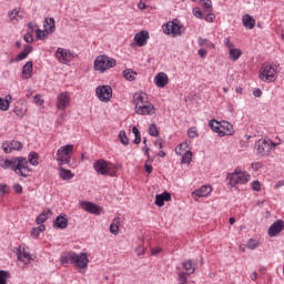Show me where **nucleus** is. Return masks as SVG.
Listing matches in <instances>:
<instances>
[{"instance_id":"603ef678","label":"nucleus","mask_w":284,"mask_h":284,"mask_svg":"<svg viewBox=\"0 0 284 284\" xmlns=\"http://www.w3.org/2000/svg\"><path fill=\"white\" fill-rule=\"evenodd\" d=\"M251 168H252V170H254V172H258V170H261V168H263V163H261V162H253L251 164Z\"/></svg>"},{"instance_id":"f704fd0d","label":"nucleus","mask_w":284,"mask_h":284,"mask_svg":"<svg viewBox=\"0 0 284 284\" xmlns=\"http://www.w3.org/2000/svg\"><path fill=\"white\" fill-rule=\"evenodd\" d=\"M121 221L119 217H115L112 223L110 224V232L111 234H114V236H116L119 234V225H120Z\"/></svg>"},{"instance_id":"58836bf2","label":"nucleus","mask_w":284,"mask_h":284,"mask_svg":"<svg viewBox=\"0 0 284 284\" xmlns=\"http://www.w3.org/2000/svg\"><path fill=\"white\" fill-rule=\"evenodd\" d=\"M48 34H50V33L45 29L44 30H41V29L36 30V37L40 41H44V39H48Z\"/></svg>"},{"instance_id":"338daca9","label":"nucleus","mask_w":284,"mask_h":284,"mask_svg":"<svg viewBox=\"0 0 284 284\" xmlns=\"http://www.w3.org/2000/svg\"><path fill=\"white\" fill-rule=\"evenodd\" d=\"M39 226L36 227L37 231L41 234V232H45V225L44 224H38Z\"/></svg>"},{"instance_id":"6e6d98bb","label":"nucleus","mask_w":284,"mask_h":284,"mask_svg":"<svg viewBox=\"0 0 284 284\" xmlns=\"http://www.w3.org/2000/svg\"><path fill=\"white\" fill-rule=\"evenodd\" d=\"M161 252H163V250L159 246L151 248V255L152 256H159V254H161Z\"/></svg>"},{"instance_id":"774afa93","label":"nucleus","mask_w":284,"mask_h":284,"mask_svg":"<svg viewBox=\"0 0 284 284\" xmlns=\"http://www.w3.org/2000/svg\"><path fill=\"white\" fill-rule=\"evenodd\" d=\"M155 145H158L159 150H163V141L162 140L155 142Z\"/></svg>"},{"instance_id":"dca6fc26","label":"nucleus","mask_w":284,"mask_h":284,"mask_svg":"<svg viewBox=\"0 0 284 284\" xmlns=\"http://www.w3.org/2000/svg\"><path fill=\"white\" fill-rule=\"evenodd\" d=\"M183 148H187V143H180L176 148H175V154L178 156H182L181 159V163L182 164H186V165H190V163H192V151H185L183 154H182V150Z\"/></svg>"},{"instance_id":"69168bd1","label":"nucleus","mask_w":284,"mask_h":284,"mask_svg":"<svg viewBox=\"0 0 284 284\" xmlns=\"http://www.w3.org/2000/svg\"><path fill=\"white\" fill-rule=\"evenodd\" d=\"M210 40L200 38L199 39V45H209Z\"/></svg>"},{"instance_id":"13d9d810","label":"nucleus","mask_w":284,"mask_h":284,"mask_svg":"<svg viewBox=\"0 0 284 284\" xmlns=\"http://www.w3.org/2000/svg\"><path fill=\"white\" fill-rule=\"evenodd\" d=\"M13 190L17 194H22L23 193V186H21V184H14Z\"/></svg>"},{"instance_id":"a211bd4d","label":"nucleus","mask_w":284,"mask_h":284,"mask_svg":"<svg viewBox=\"0 0 284 284\" xmlns=\"http://www.w3.org/2000/svg\"><path fill=\"white\" fill-rule=\"evenodd\" d=\"M80 207H82L84 212H89V214H94L95 216H99V214H103V207L92 202L82 201L80 202Z\"/></svg>"},{"instance_id":"39448f33","label":"nucleus","mask_w":284,"mask_h":284,"mask_svg":"<svg viewBox=\"0 0 284 284\" xmlns=\"http://www.w3.org/2000/svg\"><path fill=\"white\" fill-rule=\"evenodd\" d=\"M226 179L230 187H235L237 185H246V183H250L252 175H250L247 171H242L241 168H236L234 169V172L227 173Z\"/></svg>"},{"instance_id":"052dcab7","label":"nucleus","mask_w":284,"mask_h":284,"mask_svg":"<svg viewBox=\"0 0 284 284\" xmlns=\"http://www.w3.org/2000/svg\"><path fill=\"white\" fill-rule=\"evenodd\" d=\"M33 101L34 103H37L38 105H43V100L41 99L40 94H37L33 97Z\"/></svg>"},{"instance_id":"e2e57ef3","label":"nucleus","mask_w":284,"mask_h":284,"mask_svg":"<svg viewBox=\"0 0 284 284\" xmlns=\"http://www.w3.org/2000/svg\"><path fill=\"white\" fill-rule=\"evenodd\" d=\"M197 53L201 59H205V57H207V51L205 49H199Z\"/></svg>"},{"instance_id":"4be33fe9","label":"nucleus","mask_w":284,"mask_h":284,"mask_svg":"<svg viewBox=\"0 0 284 284\" xmlns=\"http://www.w3.org/2000/svg\"><path fill=\"white\" fill-rule=\"evenodd\" d=\"M212 194V185L205 184L200 189L193 191V196H197V199H203L205 196H210Z\"/></svg>"},{"instance_id":"6e6552de","label":"nucleus","mask_w":284,"mask_h":284,"mask_svg":"<svg viewBox=\"0 0 284 284\" xmlns=\"http://www.w3.org/2000/svg\"><path fill=\"white\" fill-rule=\"evenodd\" d=\"M276 64L264 62L258 72L261 81H264L266 83H272V81H276Z\"/></svg>"},{"instance_id":"bb28decb","label":"nucleus","mask_w":284,"mask_h":284,"mask_svg":"<svg viewBox=\"0 0 284 284\" xmlns=\"http://www.w3.org/2000/svg\"><path fill=\"white\" fill-rule=\"evenodd\" d=\"M50 216H52V210L47 209L44 210L41 214H39L36 219V223L37 225H41L43 223H45V221H48V219H50Z\"/></svg>"},{"instance_id":"e433bc0d","label":"nucleus","mask_w":284,"mask_h":284,"mask_svg":"<svg viewBox=\"0 0 284 284\" xmlns=\"http://www.w3.org/2000/svg\"><path fill=\"white\" fill-rule=\"evenodd\" d=\"M9 19L18 23L19 19H23V16L19 14V9H13L9 12Z\"/></svg>"},{"instance_id":"f03ea898","label":"nucleus","mask_w":284,"mask_h":284,"mask_svg":"<svg viewBox=\"0 0 284 284\" xmlns=\"http://www.w3.org/2000/svg\"><path fill=\"white\" fill-rule=\"evenodd\" d=\"M134 112L140 116H152L156 114V108L148 99V93L136 92L133 94Z\"/></svg>"},{"instance_id":"de8ad7c7","label":"nucleus","mask_w":284,"mask_h":284,"mask_svg":"<svg viewBox=\"0 0 284 284\" xmlns=\"http://www.w3.org/2000/svg\"><path fill=\"white\" fill-rule=\"evenodd\" d=\"M216 19V16L214 13H212V11L210 13H207L204 18V20L207 23H214V20Z\"/></svg>"},{"instance_id":"a878e982","label":"nucleus","mask_w":284,"mask_h":284,"mask_svg":"<svg viewBox=\"0 0 284 284\" xmlns=\"http://www.w3.org/2000/svg\"><path fill=\"white\" fill-rule=\"evenodd\" d=\"M43 28L49 34H52L57 30L54 18H47L43 22Z\"/></svg>"},{"instance_id":"0eeeda50","label":"nucleus","mask_w":284,"mask_h":284,"mask_svg":"<svg viewBox=\"0 0 284 284\" xmlns=\"http://www.w3.org/2000/svg\"><path fill=\"white\" fill-rule=\"evenodd\" d=\"M74 152V144H65L58 149L55 161L59 168H63V165H70L72 163V154Z\"/></svg>"},{"instance_id":"20e7f679","label":"nucleus","mask_w":284,"mask_h":284,"mask_svg":"<svg viewBox=\"0 0 284 284\" xmlns=\"http://www.w3.org/2000/svg\"><path fill=\"white\" fill-rule=\"evenodd\" d=\"M119 168H121V164H113L103 159L97 160L93 163V170L97 174H101L102 176H116V170H119Z\"/></svg>"},{"instance_id":"1a4fd4ad","label":"nucleus","mask_w":284,"mask_h":284,"mask_svg":"<svg viewBox=\"0 0 284 284\" xmlns=\"http://www.w3.org/2000/svg\"><path fill=\"white\" fill-rule=\"evenodd\" d=\"M163 33L168 37H181L183 34V23L181 20L173 19L162 26Z\"/></svg>"},{"instance_id":"c756f323","label":"nucleus","mask_w":284,"mask_h":284,"mask_svg":"<svg viewBox=\"0 0 284 284\" xmlns=\"http://www.w3.org/2000/svg\"><path fill=\"white\" fill-rule=\"evenodd\" d=\"M242 22L243 27L248 28V30H254V27L256 26V20L250 14H245L242 19Z\"/></svg>"},{"instance_id":"5701e85b","label":"nucleus","mask_w":284,"mask_h":284,"mask_svg":"<svg viewBox=\"0 0 284 284\" xmlns=\"http://www.w3.org/2000/svg\"><path fill=\"white\" fill-rule=\"evenodd\" d=\"M170 83V78H168V73L160 72L154 77V84L156 88H165Z\"/></svg>"},{"instance_id":"5fc2aeb1","label":"nucleus","mask_w":284,"mask_h":284,"mask_svg":"<svg viewBox=\"0 0 284 284\" xmlns=\"http://www.w3.org/2000/svg\"><path fill=\"white\" fill-rule=\"evenodd\" d=\"M135 253L138 256H143L145 254V247H143L142 245L136 246Z\"/></svg>"},{"instance_id":"4d7b16f0","label":"nucleus","mask_w":284,"mask_h":284,"mask_svg":"<svg viewBox=\"0 0 284 284\" xmlns=\"http://www.w3.org/2000/svg\"><path fill=\"white\" fill-rule=\"evenodd\" d=\"M23 40L26 43H32V41H34V37H32V33H26Z\"/></svg>"},{"instance_id":"2eb2a0df","label":"nucleus","mask_w":284,"mask_h":284,"mask_svg":"<svg viewBox=\"0 0 284 284\" xmlns=\"http://www.w3.org/2000/svg\"><path fill=\"white\" fill-rule=\"evenodd\" d=\"M224 45L229 50V57L231 61H239L243 55V51L241 49L234 48V43L230 40V38L224 39Z\"/></svg>"},{"instance_id":"412c9836","label":"nucleus","mask_w":284,"mask_h":284,"mask_svg":"<svg viewBox=\"0 0 284 284\" xmlns=\"http://www.w3.org/2000/svg\"><path fill=\"white\" fill-rule=\"evenodd\" d=\"M148 39H150V33L146 30H142L134 36V41L139 48L148 45Z\"/></svg>"},{"instance_id":"c85d7f7f","label":"nucleus","mask_w":284,"mask_h":284,"mask_svg":"<svg viewBox=\"0 0 284 284\" xmlns=\"http://www.w3.org/2000/svg\"><path fill=\"white\" fill-rule=\"evenodd\" d=\"M26 112H28V109L23 105V103L18 102L13 108V113L18 119H23L26 116Z\"/></svg>"},{"instance_id":"ea45409f","label":"nucleus","mask_w":284,"mask_h":284,"mask_svg":"<svg viewBox=\"0 0 284 284\" xmlns=\"http://www.w3.org/2000/svg\"><path fill=\"white\" fill-rule=\"evenodd\" d=\"M261 245L258 240L250 239L246 243L247 250H256Z\"/></svg>"},{"instance_id":"7c9ffc66","label":"nucleus","mask_w":284,"mask_h":284,"mask_svg":"<svg viewBox=\"0 0 284 284\" xmlns=\"http://www.w3.org/2000/svg\"><path fill=\"white\" fill-rule=\"evenodd\" d=\"M32 78V61H28L22 67V79H31Z\"/></svg>"},{"instance_id":"f8f14e48","label":"nucleus","mask_w":284,"mask_h":284,"mask_svg":"<svg viewBox=\"0 0 284 284\" xmlns=\"http://www.w3.org/2000/svg\"><path fill=\"white\" fill-rule=\"evenodd\" d=\"M209 125L213 132L219 133V136H227L232 134V124L229 122H223V124H221V122L216 120H211Z\"/></svg>"},{"instance_id":"49530a36","label":"nucleus","mask_w":284,"mask_h":284,"mask_svg":"<svg viewBox=\"0 0 284 284\" xmlns=\"http://www.w3.org/2000/svg\"><path fill=\"white\" fill-rule=\"evenodd\" d=\"M187 134L190 139H196V136H199V131L195 126H191L187 131Z\"/></svg>"},{"instance_id":"7ed1b4c3","label":"nucleus","mask_w":284,"mask_h":284,"mask_svg":"<svg viewBox=\"0 0 284 284\" xmlns=\"http://www.w3.org/2000/svg\"><path fill=\"white\" fill-rule=\"evenodd\" d=\"M283 143V140L277 139L276 142L272 141L270 138L260 139L255 142V151L258 156H270L273 150H276L278 145Z\"/></svg>"},{"instance_id":"a18cd8bd","label":"nucleus","mask_w":284,"mask_h":284,"mask_svg":"<svg viewBox=\"0 0 284 284\" xmlns=\"http://www.w3.org/2000/svg\"><path fill=\"white\" fill-rule=\"evenodd\" d=\"M192 14L195 19H203V11L199 7L193 8Z\"/></svg>"},{"instance_id":"c03bdc74","label":"nucleus","mask_w":284,"mask_h":284,"mask_svg":"<svg viewBox=\"0 0 284 284\" xmlns=\"http://www.w3.org/2000/svg\"><path fill=\"white\" fill-rule=\"evenodd\" d=\"M149 134L150 136H156L159 134V128H156V124L154 123L150 124Z\"/></svg>"},{"instance_id":"423d86ee","label":"nucleus","mask_w":284,"mask_h":284,"mask_svg":"<svg viewBox=\"0 0 284 284\" xmlns=\"http://www.w3.org/2000/svg\"><path fill=\"white\" fill-rule=\"evenodd\" d=\"M111 68H116V59L105 54L98 55L93 62V70L100 72V74H104V72H108Z\"/></svg>"},{"instance_id":"79ce46f5","label":"nucleus","mask_w":284,"mask_h":284,"mask_svg":"<svg viewBox=\"0 0 284 284\" xmlns=\"http://www.w3.org/2000/svg\"><path fill=\"white\" fill-rule=\"evenodd\" d=\"M10 276V272L0 270V284H8Z\"/></svg>"},{"instance_id":"393cba45","label":"nucleus","mask_w":284,"mask_h":284,"mask_svg":"<svg viewBox=\"0 0 284 284\" xmlns=\"http://www.w3.org/2000/svg\"><path fill=\"white\" fill-rule=\"evenodd\" d=\"M165 201H172V194L168 191L155 195V205H158V207H163V205H165Z\"/></svg>"},{"instance_id":"864d4df0","label":"nucleus","mask_w":284,"mask_h":284,"mask_svg":"<svg viewBox=\"0 0 284 284\" xmlns=\"http://www.w3.org/2000/svg\"><path fill=\"white\" fill-rule=\"evenodd\" d=\"M60 262H61L62 265H65L67 263H70V253H68L67 255H61Z\"/></svg>"},{"instance_id":"9d476101","label":"nucleus","mask_w":284,"mask_h":284,"mask_svg":"<svg viewBox=\"0 0 284 284\" xmlns=\"http://www.w3.org/2000/svg\"><path fill=\"white\" fill-rule=\"evenodd\" d=\"M70 263L74 265L78 272H81V270H88V264L90 263V258H88V253L77 254L74 252H70Z\"/></svg>"},{"instance_id":"9b49d317","label":"nucleus","mask_w":284,"mask_h":284,"mask_svg":"<svg viewBox=\"0 0 284 284\" xmlns=\"http://www.w3.org/2000/svg\"><path fill=\"white\" fill-rule=\"evenodd\" d=\"M182 267L185 270V272H180L178 274V281L180 284H190L187 283V276H192V274L196 272V264H194L192 260H185L182 264Z\"/></svg>"},{"instance_id":"473e14b6","label":"nucleus","mask_w":284,"mask_h":284,"mask_svg":"<svg viewBox=\"0 0 284 284\" xmlns=\"http://www.w3.org/2000/svg\"><path fill=\"white\" fill-rule=\"evenodd\" d=\"M32 45H24L23 51L16 57V61H23V59H28V55L30 54V52H32Z\"/></svg>"},{"instance_id":"cd10ccee","label":"nucleus","mask_w":284,"mask_h":284,"mask_svg":"<svg viewBox=\"0 0 284 284\" xmlns=\"http://www.w3.org/2000/svg\"><path fill=\"white\" fill-rule=\"evenodd\" d=\"M59 176L62 179V181H70L74 179V173H72L71 170L64 169L63 166H60L59 169Z\"/></svg>"},{"instance_id":"680f3d73","label":"nucleus","mask_w":284,"mask_h":284,"mask_svg":"<svg viewBox=\"0 0 284 284\" xmlns=\"http://www.w3.org/2000/svg\"><path fill=\"white\" fill-rule=\"evenodd\" d=\"M253 97H255L256 99L263 97V91H261V89H255L253 91Z\"/></svg>"},{"instance_id":"a19ab883","label":"nucleus","mask_w":284,"mask_h":284,"mask_svg":"<svg viewBox=\"0 0 284 284\" xmlns=\"http://www.w3.org/2000/svg\"><path fill=\"white\" fill-rule=\"evenodd\" d=\"M132 133L135 136L134 140H133V143L135 145H139V143H141V132L139 131V128L132 126Z\"/></svg>"},{"instance_id":"2f4dec72","label":"nucleus","mask_w":284,"mask_h":284,"mask_svg":"<svg viewBox=\"0 0 284 284\" xmlns=\"http://www.w3.org/2000/svg\"><path fill=\"white\" fill-rule=\"evenodd\" d=\"M11 101H12V95H7L4 99L0 98V110L2 112H8V110H10Z\"/></svg>"},{"instance_id":"3c124183","label":"nucleus","mask_w":284,"mask_h":284,"mask_svg":"<svg viewBox=\"0 0 284 284\" xmlns=\"http://www.w3.org/2000/svg\"><path fill=\"white\" fill-rule=\"evenodd\" d=\"M142 152H144V154H145L146 158H148L146 163H152V160H150V149L148 148V144H145V145L142 148Z\"/></svg>"},{"instance_id":"b1692460","label":"nucleus","mask_w":284,"mask_h":284,"mask_svg":"<svg viewBox=\"0 0 284 284\" xmlns=\"http://www.w3.org/2000/svg\"><path fill=\"white\" fill-rule=\"evenodd\" d=\"M53 227H55V230H65V227H68V217H65V214H60L55 217Z\"/></svg>"},{"instance_id":"4468645a","label":"nucleus","mask_w":284,"mask_h":284,"mask_svg":"<svg viewBox=\"0 0 284 284\" xmlns=\"http://www.w3.org/2000/svg\"><path fill=\"white\" fill-rule=\"evenodd\" d=\"M2 150L4 154H12V152H21L23 150V143L17 140H10L2 142Z\"/></svg>"},{"instance_id":"ddd939ff","label":"nucleus","mask_w":284,"mask_h":284,"mask_svg":"<svg viewBox=\"0 0 284 284\" xmlns=\"http://www.w3.org/2000/svg\"><path fill=\"white\" fill-rule=\"evenodd\" d=\"M95 97L102 103L110 102V99H112V87H110L108 84L97 87L95 88Z\"/></svg>"},{"instance_id":"09e8293b","label":"nucleus","mask_w":284,"mask_h":284,"mask_svg":"<svg viewBox=\"0 0 284 284\" xmlns=\"http://www.w3.org/2000/svg\"><path fill=\"white\" fill-rule=\"evenodd\" d=\"M8 192H10V187L7 184H0V196H4Z\"/></svg>"},{"instance_id":"f257e3e1","label":"nucleus","mask_w":284,"mask_h":284,"mask_svg":"<svg viewBox=\"0 0 284 284\" xmlns=\"http://www.w3.org/2000/svg\"><path fill=\"white\" fill-rule=\"evenodd\" d=\"M28 163L37 168L39 165V153L32 151L29 153L28 159L23 156L12 158L10 160L0 158V168L2 170H12L14 174L23 179H28L30 172H32Z\"/></svg>"},{"instance_id":"8fccbe9b","label":"nucleus","mask_w":284,"mask_h":284,"mask_svg":"<svg viewBox=\"0 0 284 284\" xmlns=\"http://www.w3.org/2000/svg\"><path fill=\"white\" fill-rule=\"evenodd\" d=\"M252 190L254 192H261V182L258 180L252 182Z\"/></svg>"},{"instance_id":"4c0bfd02","label":"nucleus","mask_w":284,"mask_h":284,"mask_svg":"<svg viewBox=\"0 0 284 284\" xmlns=\"http://www.w3.org/2000/svg\"><path fill=\"white\" fill-rule=\"evenodd\" d=\"M200 6H202L204 12H212V0H200Z\"/></svg>"},{"instance_id":"0e129e2a","label":"nucleus","mask_w":284,"mask_h":284,"mask_svg":"<svg viewBox=\"0 0 284 284\" xmlns=\"http://www.w3.org/2000/svg\"><path fill=\"white\" fill-rule=\"evenodd\" d=\"M144 170H145L146 174H152V171L154 169L152 168V165L146 163V164H144Z\"/></svg>"},{"instance_id":"aec40b11","label":"nucleus","mask_w":284,"mask_h":284,"mask_svg":"<svg viewBox=\"0 0 284 284\" xmlns=\"http://www.w3.org/2000/svg\"><path fill=\"white\" fill-rule=\"evenodd\" d=\"M284 230V221L283 220H276L267 230V234L271 239H274V236H278L281 232Z\"/></svg>"},{"instance_id":"72a5a7b5","label":"nucleus","mask_w":284,"mask_h":284,"mask_svg":"<svg viewBox=\"0 0 284 284\" xmlns=\"http://www.w3.org/2000/svg\"><path fill=\"white\" fill-rule=\"evenodd\" d=\"M18 261H21L22 263H26L28 265L30 261H32V255L26 252V250H22L18 254Z\"/></svg>"},{"instance_id":"6ab92c4d","label":"nucleus","mask_w":284,"mask_h":284,"mask_svg":"<svg viewBox=\"0 0 284 284\" xmlns=\"http://www.w3.org/2000/svg\"><path fill=\"white\" fill-rule=\"evenodd\" d=\"M70 105V93L68 91H63L57 97V109L65 112L68 106Z\"/></svg>"},{"instance_id":"f3484780","label":"nucleus","mask_w":284,"mask_h":284,"mask_svg":"<svg viewBox=\"0 0 284 284\" xmlns=\"http://www.w3.org/2000/svg\"><path fill=\"white\" fill-rule=\"evenodd\" d=\"M55 57L60 63L68 65L72 59H74V53H71L70 50L58 48L55 52Z\"/></svg>"},{"instance_id":"c9c22d12","label":"nucleus","mask_w":284,"mask_h":284,"mask_svg":"<svg viewBox=\"0 0 284 284\" xmlns=\"http://www.w3.org/2000/svg\"><path fill=\"white\" fill-rule=\"evenodd\" d=\"M124 79H126V81H134L136 78V72H134L132 69H125L122 72Z\"/></svg>"},{"instance_id":"bf43d9fd","label":"nucleus","mask_w":284,"mask_h":284,"mask_svg":"<svg viewBox=\"0 0 284 284\" xmlns=\"http://www.w3.org/2000/svg\"><path fill=\"white\" fill-rule=\"evenodd\" d=\"M40 235H41V233L37 230V227H33L31 230V237L32 239H39Z\"/></svg>"},{"instance_id":"37998d69","label":"nucleus","mask_w":284,"mask_h":284,"mask_svg":"<svg viewBox=\"0 0 284 284\" xmlns=\"http://www.w3.org/2000/svg\"><path fill=\"white\" fill-rule=\"evenodd\" d=\"M119 139H120V143H122V145H128L130 143L128 140V135L125 134V131H120Z\"/></svg>"}]
</instances>
